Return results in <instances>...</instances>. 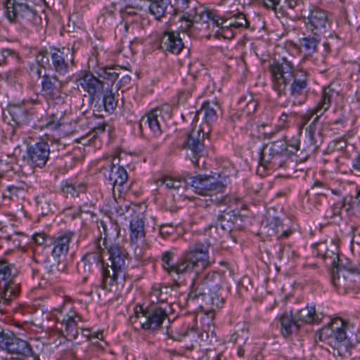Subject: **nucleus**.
<instances>
[{
  "label": "nucleus",
  "instance_id": "f257e3e1",
  "mask_svg": "<svg viewBox=\"0 0 360 360\" xmlns=\"http://www.w3.org/2000/svg\"><path fill=\"white\" fill-rule=\"evenodd\" d=\"M320 339L328 340L340 356L349 354L353 359H360V340L356 330L340 318L335 319L328 328L321 330Z\"/></svg>",
  "mask_w": 360,
  "mask_h": 360
},
{
  "label": "nucleus",
  "instance_id": "f03ea898",
  "mask_svg": "<svg viewBox=\"0 0 360 360\" xmlns=\"http://www.w3.org/2000/svg\"><path fill=\"white\" fill-rule=\"evenodd\" d=\"M102 247L103 251L106 250L108 262L106 268H103L101 287L115 295H119L124 286V269L128 260V252L124 248L110 242L102 245Z\"/></svg>",
  "mask_w": 360,
  "mask_h": 360
},
{
  "label": "nucleus",
  "instance_id": "7ed1b4c3",
  "mask_svg": "<svg viewBox=\"0 0 360 360\" xmlns=\"http://www.w3.org/2000/svg\"><path fill=\"white\" fill-rule=\"evenodd\" d=\"M221 278L215 272H209L202 279L194 281L189 297L194 300L202 296L211 304V309L221 308L224 303V298L219 292Z\"/></svg>",
  "mask_w": 360,
  "mask_h": 360
},
{
  "label": "nucleus",
  "instance_id": "20e7f679",
  "mask_svg": "<svg viewBox=\"0 0 360 360\" xmlns=\"http://www.w3.org/2000/svg\"><path fill=\"white\" fill-rule=\"evenodd\" d=\"M288 144L285 141H277L263 146L257 172L263 175L266 170H276L286 166L289 157Z\"/></svg>",
  "mask_w": 360,
  "mask_h": 360
},
{
  "label": "nucleus",
  "instance_id": "39448f33",
  "mask_svg": "<svg viewBox=\"0 0 360 360\" xmlns=\"http://www.w3.org/2000/svg\"><path fill=\"white\" fill-rule=\"evenodd\" d=\"M51 315L56 319V327L63 337L69 340L76 339L80 328L79 323L82 322V317L71 304H64L53 309Z\"/></svg>",
  "mask_w": 360,
  "mask_h": 360
},
{
  "label": "nucleus",
  "instance_id": "423d86ee",
  "mask_svg": "<svg viewBox=\"0 0 360 360\" xmlns=\"http://www.w3.org/2000/svg\"><path fill=\"white\" fill-rule=\"evenodd\" d=\"M271 73L272 87L279 96L285 94L289 84L299 70H295L292 61L283 57L280 60H274L269 66Z\"/></svg>",
  "mask_w": 360,
  "mask_h": 360
},
{
  "label": "nucleus",
  "instance_id": "0eeeda50",
  "mask_svg": "<svg viewBox=\"0 0 360 360\" xmlns=\"http://www.w3.org/2000/svg\"><path fill=\"white\" fill-rule=\"evenodd\" d=\"M340 94L333 84H330L323 89L319 101L317 102L316 106L311 109L308 110L303 115L301 116L302 124H307L309 120L316 115L312 123L309 127V135L312 138L313 125L318 122L319 119L323 115V114L330 108L332 102L337 100Z\"/></svg>",
  "mask_w": 360,
  "mask_h": 360
},
{
  "label": "nucleus",
  "instance_id": "6e6552de",
  "mask_svg": "<svg viewBox=\"0 0 360 360\" xmlns=\"http://www.w3.org/2000/svg\"><path fill=\"white\" fill-rule=\"evenodd\" d=\"M181 274L203 270L210 266L214 261L210 259L207 250L203 244L196 243L185 251L181 257Z\"/></svg>",
  "mask_w": 360,
  "mask_h": 360
},
{
  "label": "nucleus",
  "instance_id": "1a4fd4ad",
  "mask_svg": "<svg viewBox=\"0 0 360 360\" xmlns=\"http://www.w3.org/2000/svg\"><path fill=\"white\" fill-rule=\"evenodd\" d=\"M103 248L101 240L94 241V250L86 252L77 264L78 273L82 277V282L87 281L92 274L101 264L103 266Z\"/></svg>",
  "mask_w": 360,
  "mask_h": 360
},
{
  "label": "nucleus",
  "instance_id": "9d476101",
  "mask_svg": "<svg viewBox=\"0 0 360 360\" xmlns=\"http://www.w3.org/2000/svg\"><path fill=\"white\" fill-rule=\"evenodd\" d=\"M174 8L176 12L183 13L181 17L186 25L181 27L185 31L188 30L194 22L202 19L204 8L195 0H174Z\"/></svg>",
  "mask_w": 360,
  "mask_h": 360
},
{
  "label": "nucleus",
  "instance_id": "9b49d317",
  "mask_svg": "<svg viewBox=\"0 0 360 360\" xmlns=\"http://www.w3.org/2000/svg\"><path fill=\"white\" fill-rule=\"evenodd\" d=\"M191 184L194 191L200 195H209L211 198L218 194L224 193L226 185L221 181H216L212 176L198 175L189 178Z\"/></svg>",
  "mask_w": 360,
  "mask_h": 360
},
{
  "label": "nucleus",
  "instance_id": "f8f14e48",
  "mask_svg": "<svg viewBox=\"0 0 360 360\" xmlns=\"http://www.w3.org/2000/svg\"><path fill=\"white\" fill-rule=\"evenodd\" d=\"M142 311L141 314L136 311V320L144 330H154L158 328L162 323L163 321L167 318V314L165 309L158 306H151Z\"/></svg>",
  "mask_w": 360,
  "mask_h": 360
},
{
  "label": "nucleus",
  "instance_id": "ddd939ff",
  "mask_svg": "<svg viewBox=\"0 0 360 360\" xmlns=\"http://www.w3.org/2000/svg\"><path fill=\"white\" fill-rule=\"evenodd\" d=\"M307 72L304 70L297 72L290 84L288 105L300 106L305 103L307 98Z\"/></svg>",
  "mask_w": 360,
  "mask_h": 360
},
{
  "label": "nucleus",
  "instance_id": "4468645a",
  "mask_svg": "<svg viewBox=\"0 0 360 360\" xmlns=\"http://www.w3.org/2000/svg\"><path fill=\"white\" fill-rule=\"evenodd\" d=\"M305 25L312 34L320 36L330 27L327 12L318 7H312L306 17Z\"/></svg>",
  "mask_w": 360,
  "mask_h": 360
},
{
  "label": "nucleus",
  "instance_id": "2eb2a0df",
  "mask_svg": "<svg viewBox=\"0 0 360 360\" xmlns=\"http://www.w3.org/2000/svg\"><path fill=\"white\" fill-rule=\"evenodd\" d=\"M120 158L112 156L106 159V164L103 166V169L109 170L106 176L113 186V193L115 188L121 192V188L128 180V174L123 166H119Z\"/></svg>",
  "mask_w": 360,
  "mask_h": 360
},
{
  "label": "nucleus",
  "instance_id": "dca6fc26",
  "mask_svg": "<svg viewBox=\"0 0 360 360\" xmlns=\"http://www.w3.org/2000/svg\"><path fill=\"white\" fill-rule=\"evenodd\" d=\"M18 270L14 264L7 259H0V288L11 292H20V285L16 281Z\"/></svg>",
  "mask_w": 360,
  "mask_h": 360
},
{
  "label": "nucleus",
  "instance_id": "f3484780",
  "mask_svg": "<svg viewBox=\"0 0 360 360\" xmlns=\"http://www.w3.org/2000/svg\"><path fill=\"white\" fill-rule=\"evenodd\" d=\"M78 82L82 88L89 94L92 102L96 98H98L103 91V82L91 73H85L78 79Z\"/></svg>",
  "mask_w": 360,
  "mask_h": 360
},
{
  "label": "nucleus",
  "instance_id": "a211bd4d",
  "mask_svg": "<svg viewBox=\"0 0 360 360\" xmlns=\"http://www.w3.org/2000/svg\"><path fill=\"white\" fill-rule=\"evenodd\" d=\"M50 154L49 146L46 142L40 141L31 146L27 151L28 158L34 167H44Z\"/></svg>",
  "mask_w": 360,
  "mask_h": 360
},
{
  "label": "nucleus",
  "instance_id": "6ab92c4d",
  "mask_svg": "<svg viewBox=\"0 0 360 360\" xmlns=\"http://www.w3.org/2000/svg\"><path fill=\"white\" fill-rule=\"evenodd\" d=\"M75 236L71 231H65L53 238L52 256L54 259L65 258L70 248V243Z\"/></svg>",
  "mask_w": 360,
  "mask_h": 360
},
{
  "label": "nucleus",
  "instance_id": "aec40b11",
  "mask_svg": "<svg viewBox=\"0 0 360 360\" xmlns=\"http://www.w3.org/2000/svg\"><path fill=\"white\" fill-rule=\"evenodd\" d=\"M41 91L47 100L55 101L61 97V84L56 76L44 75L41 80Z\"/></svg>",
  "mask_w": 360,
  "mask_h": 360
},
{
  "label": "nucleus",
  "instance_id": "412c9836",
  "mask_svg": "<svg viewBox=\"0 0 360 360\" xmlns=\"http://www.w3.org/2000/svg\"><path fill=\"white\" fill-rule=\"evenodd\" d=\"M184 47L179 33L175 32H165L160 39V48L166 52L179 54Z\"/></svg>",
  "mask_w": 360,
  "mask_h": 360
},
{
  "label": "nucleus",
  "instance_id": "4be33fe9",
  "mask_svg": "<svg viewBox=\"0 0 360 360\" xmlns=\"http://www.w3.org/2000/svg\"><path fill=\"white\" fill-rule=\"evenodd\" d=\"M6 351L13 356V359L17 360H24L33 355L31 345L27 341L20 339L15 335Z\"/></svg>",
  "mask_w": 360,
  "mask_h": 360
},
{
  "label": "nucleus",
  "instance_id": "5701e85b",
  "mask_svg": "<svg viewBox=\"0 0 360 360\" xmlns=\"http://www.w3.org/2000/svg\"><path fill=\"white\" fill-rule=\"evenodd\" d=\"M8 111L11 121L13 122L11 125L18 127L26 125L30 122L32 118L31 113L25 108L24 104H10L8 107Z\"/></svg>",
  "mask_w": 360,
  "mask_h": 360
},
{
  "label": "nucleus",
  "instance_id": "b1692460",
  "mask_svg": "<svg viewBox=\"0 0 360 360\" xmlns=\"http://www.w3.org/2000/svg\"><path fill=\"white\" fill-rule=\"evenodd\" d=\"M64 50L65 48L62 49L53 48L50 52L51 63L49 67L60 76L68 74L70 69L69 64L65 59Z\"/></svg>",
  "mask_w": 360,
  "mask_h": 360
},
{
  "label": "nucleus",
  "instance_id": "393cba45",
  "mask_svg": "<svg viewBox=\"0 0 360 360\" xmlns=\"http://www.w3.org/2000/svg\"><path fill=\"white\" fill-rule=\"evenodd\" d=\"M29 6L24 0H6L5 8L10 22H18Z\"/></svg>",
  "mask_w": 360,
  "mask_h": 360
},
{
  "label": "nucleus",
  "instance_id": "a878e982",
  "mask_svg": "<svg viewBox=\"0 0 360 360\" xmlns=\"http://www.w3.org/2000/svg\"><path fill=\"white\" fill-rule=\"evenodd\" d=\"M203 136L204 134L202 133V134H201L200 129H198L197 131L193 130L188 135L186 141L188 148L193 153L191 160L195 166H198V157L204 149Z\"/></svg>",
  "mask_w": 360,
  "mask_h": 360
},
{
  "label": "nucleus",
  "instance_id": "bb28decb",
  "mask_svg": "<svg viewBox=\"0 0 360 360\" xmlns=\"http://www.w3.org/2000/svg\"><path fill=\"white\" fill-rule=\"evenodd\" d=\"M161 110H153L143 117L139 122V127L142 131L148 128L155 136H159L162 134V129L158 117L161 116Z\"/></svg>",
  "mask_w": 360,
  "mask_h": 360
},
{
  "label": "nucleus",
  "instance_id": "cd10ccee",
  "mask_svg": "<svg viewBox=\"0 0 360 360\" xmlns=\"http://www.w3.org/2000/svg\"><path fill=\"white\" fill-rule=\"evenodd\" d=\"M300 326L304 324H314L319 323V318L314 306H307L293 314Z\"/></svg>",
  "mask_w": 360,
  "mask_h": 360
},
{
  "label": "nucleus",
  "instance_id": "c85d7f7f",
  "mask_svg": "<svg viewBox=\"0 0 360 360\" xmlns=\"http://www.w3.org/2000/svg\"><path fill=\"white\" fill-rule=\"evenodd\" d=\"M175 252L174 250H167L164 252L161 256L162 268L169 274H181V257L177 262H174Z\"/></svg>",
  "mask_w": 360,
  "mask_h": 360
},
{
  "label": "nucleus",
  "instance_id": "c756f323",
  "mask_svg": "<svg viewBox=\"0 0 360 360\" xmlns=\"http://www.w3.org/2000/svg\"><path fill=\"white\" fill-rule=\"evenodd\" d=\"M321 187L324 191H329V188L323 182L317 181L313 184L311 191L307 192V195H308L311 204L315 207L321 206L327 200V194L325 192H319V188Z\"/></svg>",
  "mask_w": 360,
  "mask_h": 360
},
{
  "label": "nucleus",
  "instance_id": "7c9ffc66",
  "mask_svg": "<svg viewBox=\"0 0 360 360\" xmlns=\"http://www.w3.org/2000/svg\"><path fill=\"white\" fill-rule=\"evenodd\" d=\"M281 332L284 337L290 336L293 333H296L301 327L297 323L295 315L292 311L290 314H284L280 317Z\"/></svg>",
  "mask_w": 360,
  "mask_h": 360
},
{
  "label": "nucleus",
  "instance_id": "2f4dec72",
  "mask_svg": "<svg viewBox=\"0 0 360 360\" xmlns=\"http://www.w3.org/2000/svg\"><path fill=\"white\" fill-rule=\"evenodd\" d=\"M266 228L269 236H278V239L287 238L292 233L291 230H283V224L277 217L267 219Z\"/></svg>",
  "mask_w": 360,
  "mask_h": 360
},
{
  "label": "nucleus",
  "instance_id": "473e14b6",
  "mask_svg": "<svg viewBox=\"0 0 360 360\" xmlns=\"http://www.w3.org/2000/svg\"><path fill=\"white\" fill-rule=\"evenodd\" d=\"M320 36L308 35L300 39L299 44H294V47L303 51L306 55H311L316 51L319 43Z\"/></svg>",
  "mask_w": 360,
  "mask_h": 360
},
{
  "label": "nucleus",
  "instance_id": "72a5a7b5",
  "mask_svg": "<svg viewBox=\"0 0 360 360\" xmlns=\"http://www.w3.org/2000/svg\"><path fill=\"white\" fill-rule=\"evenodd\" d=\"M172 288L167 285H155L150 292V300L153 303L167 302L171 297Z\"/></svg>",
  "mask_w": 360,
  "mask_h": 360
},
{
  "label": "nucleus",
  "instance_id": "f704fd0d",
  "mask_svg": "<svg viewBox=\"0 0 360 360\" xmlns=\"http://www.w3.org/2000/svg\"><path fill=\"white\" fill-rule=\"evenodd\" d=\"M239 219V217L232 211L224 210L217 216L221 229L226 232H231Z\"/></svg>",
  "mask_w": 360,
  "mask_h": 360
},
{
  "label": "nucleus",
  "instance_id": "c9c22d12",
  "mask_svg": "<svg viewBox=\"0 0 360 360\" xmlns=\"http://www.w3.org/2000/svg\"><path fill=\"white\" fill-rule=\"evenodd\" d=\"M155 183L158 186L165 185L169 189H179L181 187H186L187 180L183 177L163 175L157 179Z\"/></svg>",
  "mask_w": 360,
  "mask_h": 360
},
{
  "label": "nucleus",
  "instance_id": "e433bc0d",
  "mask_svg": "<svg viewBox=\"0 0 360 360\" xmlns=\"http://www.w3.org/2000/svg\"><path fill=\"white\" fill-rule=\"evenodd\" d=\"M144 221L142 218L136 217L130 221V241L145 240Z\"/></svg>",
  "mask_w": 360,
  "mask_h": 360
},
{
  "label": "nucleus",
  "instance_id": "4c0bfd02",
  "mask_svg": "<svg viewBox=\"0 0 360 360\" xmlns=\"http://www.w3.org/2000/svg\"><path fill=\"white\" fill-rule=\"evenodd\" d=\"M25 29H29L32 26H38L41 23V18L36 11L32 9L30 6L25 11L21 19L18 21Z\"/></svg>",
  "mask_w": 360,
  "mask_h": 360
},
{
  "label": "nucleus",
  "instance_id": "58836bf2",
  "mask_svg": "<svg viewBox=\"0 0 360 360\" xmlns=\"http://www.w3.org/2000/svg\"><path fill=\"white\" fill-rule=\"evenodd\" d=\"M61 190L67 196H78L79 193L86 191V186L82 183H72L70 181H64L61 184Z\"/></svg>",
  "mask_w": 360,
  "mask_h": 360
},
{
  "label": "nucleus",
  "instance_id": "ea45409f",
  "mask_svg": "<svg viewBox=\"0 0 360 360\" xmlns=\"http://www.w3.org/2000/svg\"><path fill=\"white\" fill-rule=\"evenodd\" d=\"M238 104L239 109L244 111L247 115L255 112L257 106V101L254 99L250 93H247L241 96Z\"/></svg>",
  "mask_w": 360,
  "mask_h": 360
},
{
  "label": "nucleus",
  "instance_id": "a19ab883",
  "mask_svg": "<svg viewBox=\"0 0 360 360\" xmlns=\"http://www.w3.org/2000/svg\"><path fill=\"white\" fill-rule=\"evenodd\" d=\"M150 3H147V8L149 13L155 17L156 20H160L165 15L167 9V3L164 0H150ZM146 8V6L145 7Z\"/></svg>",
  "mask_w": 360,
  "mask_h": 360
},
{
  "label": "nucleus",
  "instance_id": "79ce46f5",
  "mask_svg": "<svg viewBox=\"0 0 360 360\" xmlns=\"http://www.w3.org/2000/svg\"><path fill=\"white\" fill-rule=\"evenodd\" d=\"M98 78L101 80H106L108 85H112L117 79L119 74L115 71L112 67L98 68L96 71Z\"/></svg>",
  "mask_w": 360,
  "mask_h": 360
},
{
  "label": "nucleus",
  "instance_id": "37998d69",
  "mask_svg": "<svg viewBox=\"0 0 360 360\" xmlns=\"http://www.w3.org/2000/svg\"><path fill=\"white\" fill-rule=\"evenodd\" d=\"M215 107H217L216 103L210 102L204 103L201 107L200 112L203 113L204 120L208 124L217 120V115Z\"/></svg>",
  "mask_w": 360,
  "mask_h": 360
},
{
  "label": "nucleus",
  "instance_id": "c03bdc74",
  "mask_svg": "<svg viewBox=\"0 0 360 360\" xmlns=\"http://www.w3.org/2000/svg\"><path fill=\"white\" fill-rule=\"evenodd\" d=\"M313 255L316 257H321L323 259L333 258L335 255L333 251H330L326 242H321L313 245Z\"/></svg>",
  "mask_w": 360,
  "mask_h": 360
},
{
  "label": "nucleus",
  "instance_id": "a18cd8bd",
  "mask_svg": "<svg viewBox=\"0 0 360 360\" xmlns=\"http://www.w3.org/2000/svg\"><path fill=\"white\" fill-rule=\"evenodd\" d=\"M130 244L134 250V254L136 259H143L145 257L146 251L148 248V245L146 242V240L130 241Z\"/></svg>",
  "mask_w": 360,
  "mask_h": 360
},
{
  "label": "nucleus",
  "instance_id": "49530a36",
  "mask_svg": "<svg viewBox=\"0 0 360 360\" xmlns=\"http://www.w3.org/2000/svg\"><path fill=\"white\" fill-rule=\"evenodd\" d=\"M103 105L105 111L112 113L117 105V99L115 98V94L112 90L105 92L103 96Z\"/></svg>",
  "mask_w": 360,
  "mask_h": 360
},
{
  "label": "nucleus",
  "instance_id": "de8ad7c7",
  "mask_svg": "<svg viewBox=\"0 0 360 360\" xmlns=\"http://www.w3.org/2000/svg\"><path fill=\"white\" fill-rule=\"evenodd\" d=\"M20 292H11L7 289H1L0 292V312L6 313L5 307L8 305L12 300L15 299Z\"/></svg>",
  "mask_w": 360,
  "mask_h": 360
},
{
  "label": "nucleus",
  "instance_id": "09e8293b",
  "mask_svg": "<svg viewBox=\"0 0 360 360\" xmlns=\"http://www.w3.org/2000/svg\"><path fill=\"white\" fill-rule=\"evenodd\" d=\"M332 282L334 286L338 289H346L349 286L347 283L345 271L338 269L336 272H335L334 270L333 271Z\"/></svg>",
  "mask_w": 360,
  "mask_h": 360
},
{
  "label": "nucleus",
  "instance_id": "8fccbe9b",
  "mask_svg": "<svg viewBox=\"0 0 360 360\" xmlns=\"http://www.w3.org/2000/svg\"><path fill=\"white\" fill-rule=\"evenodd\" d=\"M205 236H207V245H214L220 241L221 236L218 232L217 226H210L205 230Z\"/></svg>",
  "mask_w": 360,
  "mask_h": 360
},
{
  "label": "nucleus",
  "instance_id": "3c124183",
  "mask_svg": "<svg viewBox=\"0 0 360 360\" xmlns=\"http://www.w3.org/2000/svg\"><path fill=\"white\" fill-rule=\"evenodd\" d=\"M15 334L10 330H4L0 327V349L7 350L11 342L13 340Z\"/></svg>",
  "mask_w": 360,
  "mask_h": 360
},
{
  "label": "nucleus",
  "instance_id": "603ef678",
  "mask_svg": "<svg viewBox=\"0 0 360 360\" xmlns=\"http://www.w3.org/2000/svg\"><path fill=\"white\" fill-rule=\"evenodd\" d=\"M204 13L206 14L207 19L212 21V25L219 28L227 22L224 17H220L214 11L204 8Z\"/></svg>",
  "mask_w": 360,
  "mask_h": 360
},
{
  "label": "nucleus",
  "instance_id": "864d4df0",
  "mask_svg": "<svg viewBox=\"0 0 360 360\" xmlns=\"http://www.w3.org/2000/svg\"><path fill=\"white\" fill-rule=\"evenodd\" d=\"M96 223L97 229L100 232V237L96 238L95 240H101V245H105L108 243V233L106 222L103 219H98Z\"/></svg>",
  "mask_w": 360,
  "mask_h": 360
},
{
  "label": "nucleus",
  "instance_id": "5fc2aeb1",
  "mask_svg": "<svg viewBox=\"0 0 360 360\" xmlns=\"http://www.w3.org/2000/svg\"><path fill=\"white\" fill-rule=\"evenodd\" d=\"M54 262L51 264H46V269L50 275H56L61 273L65 268V264L60 259H54Z\"/></svg>",
  "mask_w": 360,
  "mask_h": 360
},
{
  "label": "nucleus",
  "instance_id": "6e6d98bb",
  "mask_svg": "<svg viewBox=\"0 0 360 360\" xmlns=\"http://www.w3.org/2000/svg\"><path fill=\"white\" fill-rule=\"evenodd\" d=\"M281 1L282 0H262V4L266 8L276 12L278 6L281 5ZM292 1L293 0H284V2L287 3L290 8L293 7L292 4Z\"/></svg>",
  "mask_w": 360,
  "mask_h": 360
},
{
  "label": "nucleus",
  "instance_id": "4d7b16f0",
  "mask_svg": "<svg viewBox=\"0 0 360 360\" xmlns=\"http://www.w3.org/2000/svg\"><path fill=\"white\" fill-rule=\"evenodd\" d=\"M50 53L47 50H41L36 56V60L41 67L46 68L50 66Z\"/></svg>",
  "mask_w": 360,
  "mask_h": 360
},
{
  "label": "nucleus",
  "instance_id": "13d9d810",
  "mask_svg": "<svg viewBox=\"0 0 360 360\" xmlns=\"http://www.w3.org/2000/svg\"><path fill=\"white\" fill-rule=\"evenodd\" d=\"M288 115L285 113H283L278 118V123L276 126V131L269 133L268 137L271 138L275 133L278 132V131L285 129L288 128Z\"/></svg>",
  "mask_w": 360,
  "mask_h": 360
},
{
  "label": "nucleus",
  "instance_id": "bf43d9fd",
  "mask_svg": "<svg viewBox=\"0 0 360 360\" xmlns=\"http://www.w3.org/2000/svg\"><path fill=\"white\" fill-rule=\"evenodd\" d=\"M24 193L25 191L23 188L11 186L7 188L6 191L3 194V196L4 198L14 200Z\"/></svg>",
  "mask_w": 360,
  "mask_h": 360
},
{
  "label": "nucleus",
  "instance_id": "052dcab7",
  "mask_svg": "<svg viewBox=\"0 0 360 360\" xmlns=\"http://www.w3.org/2000/svg\"><path fill=\"white\" fill-rule=\"evenodd\" d=\"M233 27H229L227 24H224L218 29L216 34L217 36H221L226 39H232L234 37V32Z\"/></svg>",
  "mask_w": 360,
  "mask_h": 360
},
{
  "label": "nucleus",
  "instance_id": "680f3d73",
  "mask_svg": "<svg viewBox=\"0 0 360 360\" xmlns=\"http://www.w3.org/2000/svg\"><path fill=\"white\" fill-rule=\"evenodd\" d=\"M352 200V197H345L341 202H338L334 206V214H340L341 210L345 208L347 211H349L352 208L351 202Z\"/></svg>",
  "mask_w": 360,
  "mask_h": 360
},
{
  "label": "nucleus",
  "instance_id": "e2e57ef3",
  "mask_svg": "<svg viewBox=\"0 0 360 360\" xmlns=\"http://www.w3.org/2000/svg\"><path fill=\"white\" fill-rule=\"evenodd\" d=\"M235 20H236V29L248 28L250 27V22L246 15L242 12L237 11L235 13Z\"/></svg>",
  "mask_w": 360,
  "mask_h": 360
},
{
  "label": "nucleus",
  "instance_id": "0e129e2a",
  "mask_svg": "<svg viewBox=\"0 0 360 360\" xmlns=\"http://www.w3.org/2000/svg\"><path fill=\"white\" fill-rule=\"evenodd\" d=\"M105 123L99 124L97 127H95L91 131L87 134L86 137H82V139L85 140L86 138L89 137V141L92 142L93 140L96 138L98 134L105 131Z\"/></svg>",
  "mask_w": 360,
  "mask_h": 360
},
{
  "label": "nucleus",
  "instance_id": "69168bd1",
  "mask_svg": "<svg viewBox=\"0 0 360 360\" xmlns=\"http://www.w3.org/2000/svg\"><path fill=\"white\" fill-rule=\"evenodd\" d=\"M124 6H131L135 9H143L149 0H124Z\"/></svg>",
  "mask_w": 360,
  "mask_h": 360
},
{
  "label": "nucleus",
  "instance_id": "338daca9",
  "mask_svg": "<svg viewBox=\"0 0 360 360\" xmlns=\"http://www.w3.org/2000/svg\"><path fill=\"white\" fill-rule=\"evenodd\" d=\"M79 329L82 331V334L84 337L88 338L89 340L92 339H99L101 340L103 338V333L102 332H95L91 333L89 329H84L82 326H80Z\"/></svg>",
  "mask_w": 360,
  "mask_h": 360
},
{
  "label": "nucleus",
  "instance_id": "774afa93",
  "mask_svg": "<svg viewBox=\"0 0 360 360\" xmlns=\"http://www.w3.org/2000/svg\"><path fill=\"white\" fill-rule=\"evenodd\" d=\"M1 56L3 59L0 61V65L6 63V58L9 56L13 58H18V53L13 49H4L1 51Z\"/></svg>",
  "mask_w": 360,
  "mask_h": 360
}]
</instances>
